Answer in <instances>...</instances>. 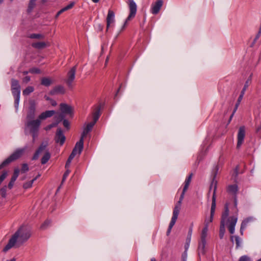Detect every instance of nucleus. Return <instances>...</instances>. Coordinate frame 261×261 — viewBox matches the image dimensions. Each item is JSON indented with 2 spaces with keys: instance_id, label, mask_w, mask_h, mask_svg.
Here are the masks:
<instances>
[{
  "instance_id": "nucleus-59",
  "label": "nucleus",
  "mask_w": 261,
  "mask_h": 261,
  "mask_svg": "<svg viewBox=\"0 0 261 261\" xmlns=\"http://www.w3.org/2000/svg\"><path fill=\"white\" fill-rule=\"evenodd\" d=\"M189 186V185L185 183L184 187L182 192L185 193V192L187 191V189H188Z\"/></svg>"
},
{
  "instance_id": "nucleus-31",
  "label": "nucleus",
  "mask_w": 261,
  "mask_h": 261,
  "mask_svg": "<svg viewBox=\"0 0 261 261\" xmlns=\"http://www.w3.org/2000/svg\"><path fill=\"white\" fill-rule=\"evenodd\" d=\"M234 239L236 244V248L238 249L241 247V239L238 236H232L230 237V240L233 243Z\"/></svg>"
},
{
  "instance_id": "nucleus-63",
  "label": "nucleus",
  "mask_w": 261,
  "mask_h": 261,
  "mask_svg": "<svg viewBox=\"0 0 261 261\" xmlns=\"http://www.w3.org/2000/svg\"><path fill=\"white\" fill-rule=\"evenodd\" d=\"M189 246H190V243H186V244L185 245V250L186 251H187L188 250V249L189 248Z\"/></svg>"
},
{
  "instance_id": "nucleus-26",
  "label": "nucleus",
  "mask_w": 261,
  "mask_h": 261,
  "mask_svg": "<svg viewBox=\"0 0 261 261\" xmlns=\"http://www.w3.org/2000/svg\"><path fill=\"white\" fill-rule=\"evenodd\" d=\"M252 220V219L251 218H248L245 219L244 221H243L240 228V233H241V234H243L244 229L246 227L248 223L251 221Z\"/></svg>"
},
{
  "instance_id": "nucleus-57",
  "label": "nucleus",
  "mask_w": 261,
  "mask_h": 261,
  "mask_svg": "<svg viewBox=\"0 0 261 261\" xmlns=\"http://www.w3.org/2000/svg\"><path fill=\"white\" fill-rule=\"evenodd\" d=\"M31 80V78L29 76H25L23 80H22V82L24 83H28V82H29Z\"/></svg>"
},
{
  "instance_id": "nucleus-25",
  "label": "nucleus",
  "mask_w": 261,
  "mask_h": 261,
  "mask_svg": "<svg viewBox=\"0 0 261 261\" xmlns=\"http://www.w3.org/2000/svg\"><path fill=\"white\" fill-rule=\"evenodd\" d=\"M238 191V187L236 184L229 185L227 188V192L229 193L234 195V196H236Z\"/></svg>"
},
{
  "instance_id": "nucleus-17",
  "label": "nucleus",
  "mask_w": 261,
  "mask_h": 261,
  "mask_svg": "<svg viewBox=\"0 0 261 261\" xmlns=\"http://www.w3.org/2000/svg\"><path fill=\"white\" fill-rule=\"evenodd\" d=\"M65 93V89L62 85H58L55 86L52 90H51L49 94L51 95H55L58 94H64Z\"/></svg>"
},
{
  "instance_id": "nucleus-42",
  "label": "nucleus",
  "mask_w": 261,
  "mask_h": 261,
  "mask_svg": "<svg viewBox=\"0 0 261 261\" xmlns=\"http://www.w3.org/2000/svg\"><path fill=\"white\" fill-rule=\"evenodd\" d=\"M29 170V166L27 164L24 163L22 164L21 169L20 170V171L22 173H25L26 172L28 171Z\"/></svg>"
},
{
  "instance_id": "nucleus-18",
  "label": "nucleus",
  "mask_w": 261,
  "mask_h": 261,
  "mask_svg": "<svg viewBox=\"0 0 261 261\" xmlns=\"http://www.w3.org/2000/svg\"><path fill=\"white\" fill-rule=\"evenodd\" d=\"M83 147H84L83 146L76 143L72 151V152L69 156V158L73 160L76 154L78 153L79 154H80L83 149Z\"/></svg>"
},
{
  "instance_id": "nucleus-41",
  "label": "nucleus",
  "mask_w": 261,
  "mask_h": 261,
  "mask_svg": "<svg viewBox=\"0 0 261 261\" xmlns=\"http://www.w3.org/2000/svg\"><path fill=\"white\" fill-rule=\"evenodd\" d=\"M50 224V221L48 220H46L40 226V229L42 230H44L46 229L48 226H49Z\"/></svg>"
},
{
  "instance_id": "nucleus-21",
  "label": "nucleus",
  "mask_w": 261,
  "mask_h": 261,
  "mask_svg": "<svg viewBox=\"0 0 261 261\" xmlns=\"http://www.w3.org/2000/svg\"><path fill=\"white\" fill-rule=\"evenodd\" d=\"M19 172L20 169L18 168H16L14 169L13 174L8 185V188L9 189H11L13 188L14 184L19 175Z\"/></svg>"
},
{
  "instance_id": "nucleus-33",
  "label": "nucleus",
  "mask_w": 261,
  "mask_h": 261,
  "mask_svg": "<svg viewBox=\"0 0 261 261\" xmlns=\"http://www.w3.org/2000/svg\"><path fill=\"white\" fill-rule=\"evenodd\" d=\"M225 232V223L224 221H221L220 230H219V237L221 239H223Z\"/></svg>"
},
{
  "instance_id": "nucleus-5",
  "label": "nucleus",
  "mask_w": 261,
  "mask_h": 261,
  "mask_svg": "<svg viewBox=\"0 0 261 261\" xmlns=\"http://www.w3.org/2000/svg\"><path fill=\"white\" fill-rule=\"evenodd\" d=\"M25 148H20L17 149L10 156L4 160L0 165V169L8 165L12 162L19 158L24 153Z\"/></svg>"
},
{
  "instance_id": "nucleus-6",
  "label": "nucleus",
  "mask_w": 261,
  "mask_h": 261,
  "mask_svg": "<svg viewBox=\"0 0 261 261\" xmlns=\"http://www.w3.org/2000/svg\"><path fill=\"white\" fill-rule=\"evenodd\" d=\"M216 174L215 173L212 181L211 182L210 190H211L213 188H214L213 193V197H212V202L211 208V217H214L215 208H216V191L217 189V181L215 180Z\"/></svg>"
},
{
  "instance_id": "nucleus-22",
  "label": "nucleus",
  "mask_w": 261,
  "mask_h": 261,
  "mask_svg": "<svg viewBox=\"0 0 261 261\" xmlns=\"http://www.w3.org/2000/svg\"><path fill=\"white\" fill-rule=\"evenodd\" d=\"M60 110L62 114H71L72 113V108L71 106L64 103H62L60 105Z\"/></svg>"
},
{
  "instance_id": "nucleus-53",
  "label": "nucleus",
  "mask_w": 261,
  "mask_h": 261,
  "mask_svg": "<svg viewBox=\"0 0 261 261\" xmlns=\"http://www.w3.org/2000/svg\"><path fill=\"white\" fill-rule=\"evenodd\" d=\"M239 261H251V260L247 256L244 255L241 257Z\"/></svg>"
},
{
  "instance_id": "nucleus-40",
  "label": "nucleus",
  "mask_w": 261,
  "mask_h": 261,
  "mask_svg": "<svg viewBox=\"0 0 261 261\" xmlns=\"http://www.w3.org/2000/svg\"><path fill=\"white\" fill-rule=\"evenodd\" d=\"M55 118L56 119V122H58V124L61 121H63L65 118V115L63 114L60 113L58 115H56Z\"/></svg>"
},
{
  "instance_id": "nucleus-2",
  "label": "nucleus",
  "mask_w": 261,
  "mask_h": 261,
  "mask_svg": "<svg viewBox=\"0 0 261 261\" xmlns=\"http://www.w3.org/2000/svg\"><path fill=\"white\" fill-rule=\"evenodd\" d=\"M185 194V193L182 192V193L180 195L179 201H178L177 203L175 205V206L174 208L173 212V216L171 218V220L170 222V224H169V225L168 227V229L167 231V236H168L170 234L172 227L175 224V222L177 219L178 216V214L179 213V211L180 210L181 202L184 199Z\"/></svg>"
},
{
  "instance_id": "nucleus-54",
  "label": "nucleus",
  "mask_w": 261,
  "mask_h": 261,
  "mask_svg": "<svg viewBox=\"0 0 261 261\" xmlns=\"http://www.w3.org/2000/svg\"><path fill=\"white\" fill-rule=\"evenodd\" d=\"M213 218L214 217H211V216H210V219H206L204 221V226H205V225H207V227H208L209 224L213 221Z\"/></svg>"
},
{
  "instance_id": "nucleus-39",
  "label": "nucleus",
  "mask_w": 261,
  "mask_h": 261,
  "mask_svg": "<svg viewBox=\"0 0 261 261\" xmlns=\"http://www.w3.org/2000/svg\"><path fill=\"white\" fill-rule=\"evenodd\" d=\"M31 39H44V36L41 34H32L29 36Z\"/></svg>"
},
{
  "instance_id": "nucleus-30",
  "label": "nucleus",
  "mask_w": 261,
  "mask_h": 261,
  "mask_svg": "<svg viewBox=\"0 0 261 261\" xmlns=\"http://www.w3.org/2000/svg\"><path fill=\"white\" fill-rule=\"evenodd\" d=\"M50 158V154L48 150H46L42 157L41 160V163L42 164H46Z\"/></svg>"
},
{
  "instance_id": "nucleus-27",
  "label": "nucleus",
  "mask_w": 261,
  "mask_h": 261,
  "mask_svg": "<svg viewBox=\"0 0 261 261\" xmlns=\"http://www.w3.org/2000/svg\"><path fill=\"white\" fill-rule=\"evenodd\" d=\"M90 132L89 130H87L85 128L82 133L80 139L79 141L77 142L76 143L83 146L84 147V138L87 135V134Z\"/></svg>"
},
{
  "instance_id": "nucleus-50",
  "label": "nucleus",
  "mask_w": 261,
  "mask_h": 261,
  "mask_svg": "<svg viewBox=\"0 0 261 261\" xmlns=\"http://www.w3.org/2000/svg\"><path fill=\"white\" fill-rule=\"evenodd\" d=\"M63 124L65 127L67 129H69L70 127V123L69 121L66 119H64L63 121Z\"/></svg>"
},
{
  "instance_id": "nucleus-12",
  "label": "nucleus",
  "mask_w": 261,
  "mask_h": 261,
  "mask_svg": "<svg viewBox=\"0 0 261 261\" xmlns=\"http://www.w3.org/2000/svg\"><path fill=\"white\" fill-rule=\"evenodd\" d=\"M245 136V126H242L239 128V132L238 133V142L237 147H240L244 142V139Z\"/></svg>"
},
{
  "instance_id": "nucleus-32",
  "label": "nucleus",
  "mask_w": 261,
  "mask_h": 261,
  "mask_svg": "<svg viewBox=\"0 0 261 261\" xmlns=\"http://www.w3.org/2000/svg\"><path fill=\"white\" fill-rule=\"evenodd\" d=\"M53 83V80L49 77H43L41 79V85L46 87L49 86Z\"/></svg>"
},
{
  "instance_id": "nucleus-44",
  "label": "nucleus",
  "mask_w": 261,
  "mask_h": 261,
  "mask_svg": "<svg viewBox=\"0 0 261 261\" xmlns=\"http://www.w3.org/2000/svg\"><path fill=\"white\" fill-rule=\"evenodd\" d=\"M58 125V122H53L45 127L44 129L46 131L49 130L52 128L56 127Z\"/></svg>"
},
{
  "instance_id": "nucleus-24",
  "label": "nucleus",
  "mask_w": 261,
  "mask_h": 261,
  "mask_svg": "<svg viewBox=\"0 0 261 261\" xmlns=\"http://www.w3.org/2000/svg\"><path fill=\"white\" fill-rule=\"evenodd\" d=\"M55 113V111L54 110L46 111L39 115L38 119L41 121L42 120L51 117Z\"/></svg>"
},
{
  "instance_id": "nucleus-3",
  "label": "nucleus",
  "mask_w": 261,
  "mask_h": 261,
  "mask_svg": "<svg viewBox=\"0 0 261 261\" xmlns=\"http://www.w3.org/2000/svg\"><path fill=\"white\" fill-rule=\"evenodd\" d=\"M208 227L207 225H205L201 232L200 240L198 242V254L199 256L200 255H204L205 253V247L206 243V238L207 237Z\"/></svg>"
},
{
  "instance_id": "nucleus-62",
  "label": "nucleus",
  "mask_w": 261,
  "mask_h": 261,
  "mask_svg": "<svg viewBox=\"0 0 261 261\" xmlns=\"http://www.w3.org/2000/svg\"><path fill=\"white\" fill-rule=\"evenodd\" d=\"M192 228H190L189 230L188 236H190L192 237Z\"/></svg>"
},
{
  "instance_id": "nucleus-60",
  "label": "nucleus",
  "mask_w": 261,
  "mask_h": 261,
  "mask_svg": "<svg viewBox=\"0 0 261 261\" xmlns=\"http://www.w3.org/2000/svg\"><path fill=\"white\" fill-rule=\"evenodd\" d=\"M50 103L51 105V106H54V107L57 106V105L56 101L53 99H50Z\"/></svg>"
},
{
  "instance_id": "nucleus-4",
  "label": "nucleus",
  "mask_w": 261,
  "mask_h": 261,
  "mask_svg": "<svg viewBox=\"0 0 261 261\" xmlns=\"http://www.w3.org/2000/svg\"><path fill=\"white\" fill-rule=\"evenodd\" d=\"M41 121L38 118L36 119H27L24 124V132L39 131Z\"/></svg>"
},
{
  "instance_id": "nucleus-28",
  "label": "nucleus",
  "mask_w": 261,
  "mask_h": 261,
  "mask_svg": "<svg viewBox=\"0 0 261 261\" xmlns=\"http://www.w3.org/2000/svg\"><path fill=\"white\" fill-rule=\"evenodd\" d=\"M90 132L89 130H87L85 128L82 133L80 139L79 141L77 142L76 143L83 146L84 147V138L87 135V134Z\"/></svg>"
},
{
  "instance_id": "nucleus-38",
  "label": "nucleus",
  "mask_w": 261,
  "mask_h": 261,
  "mask_svg": "<svg viewBox=\"0 0 261 261\" xmlns=\"http://www.w3.org/2000/svg\"><path fill=\"white\" fill-rule=\"evenodd\" d=\"M36 1V0H30V1L29 6H28V12L30 13L32 11L33 9H34V8L35 7V6L36 5V3H35Z\"/></svg>"
},
{
  "instance_id": "nucleus-1",
  "label": "nucleus",
  "mask_w": 261,
  "mask_h": 261,
  "mask_svg": "<svg viewBox=\"0 0 261 261\" xmlns=\"http://www.w3.org/2000/svg\"><path fill=\"white\" fill-rule=\"evenodd\" d=\"M31 231L26 227H20L9 239L8 244L3 249L6 252L13 247H19L27 242L31 237Z\"/></svg>"
},
{
  "instance_id": "nucleus-45",
  "label": "nucleus",
  "mask_w": 261,
  "mask_h": 261,
  "mask_svg": "<svg viewBox=\"0 0 261 261\" xmlns=\"http://www.w3.org/2000/svg\"><path fill=\"white\" fill-rule=\"evenodd\" d=\"M95 124V123L94 122H93V121L91 122L86 125V126L85 127V128L87 130H89V132H90L92 130V129Z\"/></svg>"
},
{
  "instance_id": "nucleus-34",
  "label": "nucleus",
  "mask_w": 261,
  "mask_h": 261,
  "mask_svg": "<svg viewBox=\"0 0 261 261\" xmlns=\"http://www.w3.org/2000/svg\"><path fill=\"white\" fill-rule=\"evenodd\" d=\"M40 175L39 174L38 176H37L36 177H35L34 179H33L32 180H30L29 181L26 182L23 184V188L25 189H29L31 187H32V185L34 181H35L38 177H39Z\"/></svg>"
},
{
  "instance_id": "nucleus-43",
  "label": "nucleus",
  "mask_w": 261,
  "mask_h": 261,
  "mask_svg": "<svg viewBox=\"0 0 261 261\" xmlns=\"http://www.w3.org/2000/svg\"><path fill=\"white\" fill-rule=\"evenodd\" d=\"M14 98V106H15V107L16 109V110H17L18 108V106H19V100H20V96H13Z\"/></svg>"
},
{
  "instance_id": "nucleus-36",
  "label": "nucleus",
  "mask_w": 261,
  "mask_h": 261,
  "mask_svg": "<svg viewBox=\"0 0 261 261\" xmlns=\"http://www.w3.org/2000/svg\"><path fill=\"white\" fill-rule=\"evenodd\" d=\"M34 91V88L33 86H28L22 91L24 96H28Z\"/></svg>"
},
{
  "instance_id": "nucleus-11",
  "label": "nucleus",
  "mask_w": 261,
  "mask_h": 261,
  "mask_svg": "<svg viewBox=\"0 0 261 261\" xmlns=\"http://www.w3.org/2000/svg\"><path fill=\"white\" fill-rule=\"evenodd\" d=\"M36 103L34 100L29 101V107L27 114L26 119H34L35 116Z\"/></svg>"
},
{
  "instance_id": "nucleus-55",
  "label": "nucleus",
  "mask_w": 261,
  "mask_h": 261,
  "mask_svg": "<svg viewBox=\"0 0 261 261\" xmlns=\"http://www.w3.org/2000/svg\"><path fill=\"white\" fill-rule=\"evenodd\" d=\"M237 109H238V108H236V107H235L232 113L231 114V115H230V116L229 117V120L228 122V124H229L230 122V121H231L232 118L234 114H235L236 112L237 111Z\"/></svg>"
},
{
  "instance_id": "nucleus-49",
  "label": "nucleus",
  "mask_w": 261,
  "mask_h": 261,
  "mask_svg": "<svg viewBox=\"0 0 261 261\" xmlns=\"http://www.w3.org/2000/svg\"><path fill=\"white\" fill-rule=\"evenodd\" d=\"M7 187L5 186L1 189L2 196L5 198L6 196Z\"/></svg>"
},
{
  "instance_id": "nucleus-10",
  "label": "nucleus",
  "mask_w": 261,
  "mask_h": 261,
  "mask_svg": "<svg viewBox=\"0 0 261 261\" xmlns=\"http://www.w3.org/2000/svg\"><path fill=\"white\" fill-rule=\"evenodd\" d=\"M54 139L55 142L59 144L60 146H62L65 143L66 137L64 135L63 130L61 128L57 129Z\"/></svg>"
},
{
  "instance_id": "nucleus-46",
  "label": "nucleus",
  "mask_w": 261,
  "mask_h": 261,
  "mask_svg": "<svg viewBox=\"0 0 261 261\" xmlns=\"http://www.w3.org/2000/svg\"><path fill=\"white\" fill-rule=\"evenodd\" d=\"M74 5V3L71 2L69 4H68L67 6H66V7L62 8V10L64 11V12H65L68 10L71 9L73 7Z\"/></svg>"
},
{
  "instance_id": "nucleus-15",
  "label": "nucleus",
  "mask_w": 261,
  "mask_h": 261,
  "mask_svg": "<svg viewBox=\"0 0 261 261\" xmlns=\"http://www.w3.org/2000/svg\"><path fill=\"white\" fill-rule=\"evenodd\" d=\"M238 218L236 216L230 217L228 219V228L229 232L233 234L234 232L235 226L237 223Z\"/></svg>"
},
{
  "instance_id": "nucleus-23",
  "label": "nucleus",
  "mask_w": 261,
  "mask_h": 261,
  "mask_svg": "<svg viewBox=\"0 0 261 261\" xmlns=\"http://www.w3.org/2000/svg\"><path fill=\"white\" fill-rule=\"evenodd\" d=\"M114 12L109 10L107 17V30H108L110 24L114 22Z\"/></svg>"
},
{
  "instance_id": "nucleus-16",
  "label": "nucleus",
  "mask_w": 261,
  "mask_h": 261,
  "mask_svg": "<svg viewBox=\"0 0 261 261\" xmlns=\"http://www.w3.org/2000/svg\"><path fill=\"white\" fill-rule=\"evenodd\" d=\"M250 81H251V78L250 79L247 80L246 81V82L245 83V85L244 86V87H243V89L242 90V91L241 92V94H240V96L238 97V99L237 100V103L235 105V107H236V108H238V107L240 105V103L241 100H242V99L243 98V96L244 95L246 89H247V88L249 86V82Z\"/></svg>"
},
{
  "instance_id": "nucleus-61",
  "label": "nucleus",
  "mask_w": 261,
  "mask_h": 261,
  "mask_svg": "<svg viewBox=\"0 0 261 261\" xmlns=\"http://www.w3.org/2000/svg\"><path fill=\"white\" fill-rule=\"evenodd\" d=\"M191 239V237L190 236H187V238L186 239V243H190Z\"/></svg>"
},
{
  "instance_id": "nucleus-8",
  "label": "nucleus",
  "mask_w": 261,
  "mask_h": 261,
  "mask_svg": "<svg viewBox=\"0 0 261 261\" xmlns=\"http://www.w3.org/2000/svg\"><path fill=\"white\" fill-rule=\"evenodd\" d=\"M11 90L13 96H20L21 87L17 80H11Z\"/></svg>"
},
{
  "instance_id": "nucleus-56",
  "label": "nucleus",
  "mask_w": 261,
  "mask_h": 261,
  "mask_svg": "<svg viewBox=\"0 0 261 261\" xmlns=\"http://www.w3.org/2000/svg\"><path fill=\"white\" fill-rule=\"evenodd\" d=\"M7 175H8L7 171H5L3 172L2 174L1 175L0 178H1L2 180H4L6 178Z\"/></svg>"
},
{
  "instance_id": "nucleus-29",
  "label": "nucleus",
  "mask_w": 261,
  "mask_h": 261,
  "mask_svg": "<svg viewBox=\"0 0 261 261\" xmlns=\"http://www.w3.org/2000/svg\"><path fill=\"white\" fill-rule=\"evenodd\" d=\"M229 215V208L228 203H226L224 206V211L223 212L222 217H221V221H224L225 223V221L226 219Z\"/></svg>"
},
{
  "instance_id": "nucleus-48",
  "label": "nucleus",
  "mask_w": 261,
  "mask_h": 261,
  "mask_svg": "<svg viewBox=\"0 0 261 261\" xmlns=\"http://www.w3.org/2000/svg\"><path fill=\"white\" fill-rule=\"evenodd\" d=\"M29 72L31 73H40V70L37 68H32L29 70Z\"/></svg>"
},
{
  "instance_id": "nucleus-37",
  "label": "nucleus",
  "mask_w": 261,
  "mask_h": 261,
  "mask_svg": "<svg viewBox=\"0 0 261 261\" xmlns=\"http://www.w3.org/2000/svg\"><path fill=\"white\" fill-rule=\"evenodd\" d=\"M32 46L36 48L40 49L43 48L46 46V44L43 42H37L35 43H33Z\"/></svg>"
},
{
  "instance_id": "nucleus-52",
  "label": "nucleus",
  "mask_w": 261,
  "mask_h": 261,
  "mask_svg": "<svg viewBox=\"0 0 261 261\" xmlns=\"http://www.w3.org/2000/svg\"><path fill=\"white\" fill-rule=\"evenodd\" d=\"M261 35V27H259V31L257 33V34H256L254 40H253V42L255 43L256 42V41L257 40V39L259 38L260 36Z\"/></svg>"
},
{
  "instance_id": "nucleus-64",
  "label": "nucleus",
  "mask_w": 261,
  "mask_h": 261,
  "mask_svg": "<svg viewBox=\"0 0 261 261\" xmlns=\"http://www.w3.org/2000/svg\"><path fill=\"white\" fill-rule=\"evenodd\" d=\"M70 163H71V162L67 160L66 162V165H65V167L67 168L68 166H69Z\"/></svg>"
},
{
  "instance_id": "nucleus-20",
  "label": "nucleus",
  "mask_w": 261,
  "mask_h": 261,
  "mask_svg": "<svg viewBox=\"0 0 261 261\" xmlns=\"http://www.w3.org/2000/svg\"><path fill=\"white\" fill-rule=\"evenodd\" d=\"M83 147H84L83 146L76 143L72 151V152L69 156V158L73 160L76 154L78 153L79 154H80L83 149Z\"/></svg>"
},
{
  "instance_id": "nucleus-35",
  "label": "nucleus",
  "mask_w": 261,
  "mask_h": 261,
  "mask_svg": "<svg viewBox=\"0 0 261 261\" xmlns=\"http://www.w3.org/2000/svg\"><path fill=\"white\" fill-rule=\"evenodd\" d=\"M100 116V108L97 107L96 110L93 113V122L96 123V121L98 120L99 117Z\"/></svg>"
},
{
  "instance_id": "nucleus-58",
  "label": "nucleus",
  "mask_w": 261,
  "mask_h": 261,
  "mask_svg": "<svg viewBox=\"0 0 261 261\" xmlns=\"http://www.w3.org/2000/svg\"><path fill=\"white\" fill-rule=\"evenodd\" d=\"M69 171L67 170L64 174L63 178H62V182H63L66 178V177L68 176L69 174Z\"/></svg>"
},
{
  "instance_id": "nucleus-19",
  "label": "nucleus",
  "mask_w": 261,
  "mask_h": 261,
  "mask_svg": "<svg viewBox=\"0 0 261 261\" xmlns=\"http://www.w3.org/2000/svg\"><path fill=\"white\" fill-rule=\"evenodd\" d=\"M83 147H84L83 146L76 143L72 151V152L69 156V158L73 160L76 154L78 153L79 154H80L83 149Z\"/></svg>"
},
{
  "instance_id": "nucleus-13",
  "label": "nucleus",
  "mask_w": 261,
  "mask_h": 261,
  "mask_svg": "<svg viewBox=\"0 0 261 261\" xmlns=\"http://www.w3.org/2000/svg\"><path fill=\"white\" fill-rule=\"evenodd\" d=\"M47 145L48 142L47 141L42 142L39 147H38V148L36 150V152H35L32 158V160H37L40 154L44 150H45Z\"/></svg>"
},
{
  "instance_id": "nucleus-14",
  "label": "nucleus",
  "mask_w": 261,
  "mask_h": 261,
  "mask_svg": "<svg viewBox=\"0 0 261 261\" xmlns=\"http://www.w3.org/2000/svg\"><path fill=\"white\" fill-rule=\"evenodd\" d=\"M163 5V0H158L151 5V12L153 14H158Z\"/></svg>"
},
{
  "instance_id": "nucleus-47",
  "label": "nucleus",
  "mask_w": 261,
  "mask_h": 261,
  "mask_svg": "<svg viewBox=\"0 0 261 261\" xmlns=\"http://www.w3.org/2000/svg\"><path fill=\"white\" fill-rule=\"evenodd\" d=\"M29 133L32 135L33 137V142H34L36 138L38 137V131L29 132Z\"/></svg>"
},
{
  "instance_id": "nucleus-7",
  "label": "nucleus",
  "mask_w": 261,
  "mask_h": 261,
  "mask_svg": "<svg viewBox=\"0 0 261 261\" xmlns=\"http://www.w3.org/2000/svg\"><path fill=\"white\" fill-rule=\"evenodd\" d=\"M129 14L126 19L122 29H124L128 21L135 17L137 12V5L133 0H129Z\"/></svg>"
},
{
  "instance_id": "nucleus-9",
  "label": "nucleus",
  "mask_w": 261,
  "mask_h": 261,
  "mask_svg": "<svg viewBox=\"0 0 261 261\" xmlns=\"http://www.w3.org/2000/svg\"><path fill=\"white\" fill-rule=\"evenodd\" d=\"M76 70V66H74L67 73L66 83L69 88L72 87V83L75 79Z\"/></svg>"
},
{
  "instance_id": "nucleus-51",
  "label": "nucleus",
  "mask_w": 261,
  "mask_h": 261,
  "mask_svg": "<svg viewBox=\"0 0 261 261\" xmlns=\"http://www.w3.org/2000/svg\"><path fill=\"white\" fill-rule=\"evenodd\" d=\"M192 176H193V174L192 173H191L189 176L188 177H187V178L186 179V180L185 181V184H187L188 185H190L191 181V179H192Z\"/></svg>"
}]
</instances>
